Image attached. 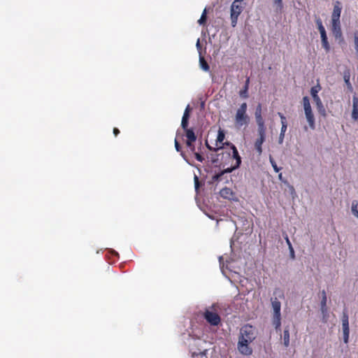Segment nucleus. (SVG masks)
Segmentation results:
<instances>
[{"label": "nucleus", "instance_id": "47", "mask_svg": "<svg viewBox=\"0 0 358 358\" xmlns=\"http://www.w3.org/2000/svg\"><path fill=\"white\" fill-rule=\"evenodd\" d=\"M196 48H197V49L199 50H200L201 49V44H200V40L199 39L197 40Z\"/></svg>", "mask_w": 358, "mask_h": 358}, {"label": "nucleus", "instance_id": "6", "mask_svg": "<svg viewBox=\"0 0 358 358\" xmlns=\"http://www.w3.org/2000/svg\"><path fill=\"white\" fill-rule=\"evenodd\" d=\"M245 3H232L230 8V19L231 27H235L237 24L239 15L243 12Z\"/></svg>", "mask_w": 358, "mask_h": 358}, {"label": "nucleus", "instance_id": "1", "mask_svg": "<svg viewBox=\"0 0 358 358\" xmlns=\"http://www.w3.org/2000/svg\"><path fill=\"white\" fill-rule=\"evenodd\" d=\"M342 6L340 1H336L334 5L333 12L331 13V30L336 38L342 37V31L341 28V13Z\"/></svg>", "mask_w": 358, "mask_h": 358}, {"label": "nucleus", "instance_id": "30", "mask_svg": "<svg viewBox=\"0 0 358 358\" xmlns=\"http://www.w3.org/2000/svg\"><path fill=\"white\" fill-rule=\"evenodd\" d=\"M195 141H189V144H188V141H186V145L187 147L189 149V150L192 152H194L196 151V148L194 145V143Z\"/></svg>", "mask_w": 358, "mask_h": 358}, {"label": "nucleus", "instance_id": "26", "mask_svg": "<svg viewBox=\"0 0 358 358\" xmlns=\"http://www.w3.org/2000/svg\"><path fill=\"white\" fill-rule=\"evenodd\" d=\"M354 43L356 54L358 57V31L354 32Z\"/></svg>", "mask_w": 358, "mask_h": 358}, {"label": "nucleus", "instance_id": "17", "mask_svg": "<svg viewBox=\"0 0 358 358\" xmlns=\"http://www.w3.org/2000/svg\"><path fill=\"white\" fill-rule=\"evenodd\" d=\"M220 196L224 199H232L234 196L233 191L229 187H224L220 191Z\"/></svg>", "mask_w": 358, "mask_h": 358}, {"label": "nucleus", "instance_id": "29", "mask_svg": "<svg viewBox=\"0 0 358 358\" xmlns=\"http://www.w3.org/2000/svg\"><path fill=\"white\" fill-rule=\"evenodd\" d=\"M321 294H322V300L320 302V305H323V306H324L325 304H327V294H326L325 290H322L321 292Z\"/></svg>", "mask_w": 358, "mask_h": 358}, {"label": "nucleus", "instance_id": "23", "mask_svg": "<svg viewBox=\"0 0 358 358\" xmlns=\"http://www.w3.org/2000/svg\"><path fill=\"white\" fill-rule=\"evenodd\" d=\"M206 14H207V10H206V8H205L201 14L200 19L198 20V23L199 24H206V20H207Z\"/></svg>", "mask_w": 358, "mask_h": 358}, {"label": "nucleus", "instance_id": "38", "mask_svg": "<svg viewBox=\"0 0 358 358\" xmlns=\"http://www.w3.org/2000/svg\"><path fill=\"white\" fill-rule=\"evenodd\" d=\"M194 185H195V189H198L199 187V178L196 176H194Z\"/></svg>", "mask_w": 358, "mask_h": 358}, {"label": "nucleus", "instance_id": "37", "mask_svg": "<svg viewBox=\"0 0 358 358\" xmlns=\"http://www.w3.org/2000/svg\"><path fill=\"white\" fill-rule=\"evenodd\" d=\"M278 115L280 116V120H281V124H282V122L287 123L286 117L282 113H278Z\"/></svg>", "mask_w": 358, "mask_h": 358}, {"label": "nucleus", "instance_id": "33", "mask_svg": "<svg viewBox=\"0 0 358 358\" xmlns=\"http://www.w3.org/2000/svg\"><path fill=\"white\" fill-rule=\"evenodd\" d=\"M270 161H271V165H272L274 171L276 173H278L280 170V169L278 167L275 162L271 157L270 158Z\"/></svg>", "mask_w": 358, "mask_h": 358}, {"label": "nucleus", "instance_id": "2", "mask_svg": "<svg viewBox=\"0 0 358 358\" xmlns=\"http://www.w3.org/2000/svg\"><path fill=\"white\" fill-rule=\"evenodd\" d=\"M248 105L245 102L241 103L236 110L234 116V125L236 129H241L243 127H248L250 123V117L247 114Z\"/></svg>", "mask_w": 358, "mask_h": 358}, {"label": "nucleus", "instance_id": "24", "mask_svg": "<svg viewBox=\"0 0 358 358\" xmlns=\"http://www.w3.org/2000/svg\"><path fill=\"white\" fill-rule=\"evenodd\" d=\"M351 116L353 121L357 122L358 120V107H352Z\"/></svg>", "mask_w": 358, "mask_h": 358}, {"label": "nucleus", "instance_id": "22", "mask_svg": "<svg viewBox=\"0 0 358 358\" xmlns=\"http://www.w3.org/2000/svg\"><path fill=\"white\" fill-rule=\"evenodd\" d=\"M315 22L317 26V29L320 33V35H322L323 33H326V30L322 24V20L318 17L317 19H316Z\"/></svg>", "mask_w": 358, "mask_h": 358}, {"label": "nucleus", "instance_id": "9", "mask_svg": "<svg viewBox=\"0 0 358 358\" xmlns=\"http://www.w3.org/2000/svg\"><path fill=\"white\" fill-rule=\"evenodd\" d=\"M342 329L343 334V341L345 343H348L349 341L350 329L348 314L345 310H343L342 315Z\"/></svg>", "mask_w": 358, "mask_h": 358}, {"label": "nucleus", "instance_id": "10", "mask_svg": "<svg viewBox=\"0 0 358 358\" xmlns=\"http://www.w3.org/2000/svg\"><path fill=\"white\" fill-rule=\"evenodd\" d=\"M251 343L244 340H238L237 343L238 351L244 356H250L252 354V348L250 346Z\"/></svg>", "mask_w": 358, "mask_h": 358}, {"label": "nucleus", "instance_id": "35", "mask_svg": "<svg viewBox=\"0 0 358 358\" xmlns=\"http://www.w3.org/2000/svg\"><path fill=\"white\" fill-rule=\"evenodd\" d=\"M287 128V123L282 122L281 129H280V134H285Z\"/></svg>", "mask_w": 358, "mask_h": 358}, {"label": "nucleus", "instance_id": "46", "mask_svg": "<svg viewBox=\"0 0 358 358\" xmlns=\"http://www.w3.org/2000/svg\"><path fill=\"white\" fill-rule=\"evenodd\" d=\"M113 134L115 136H117L120 134V130L117 128L115 127L113 129Z\"/></svg>", "mask_w": 358, "mask_h": 358}, {"label": "nucleus", "instance_id": "45", "mask_svg": "<svg viewBox=\"0 0 358 358\" xmlns=\"http://www.w3.org/2000/svg\"><path fill=\"white\" fill-rule=\"evenodd\" d=\"M274 3L278 5L280 8L282 7V0H274Z\"/></svg>", "mask_w": 358, "mask_h": 358}, {"label": "nucleus", "instance_id": "36", "mask_svg": "<svg viewBox=\"0 0 358 358\" xmlns=\"http://www.w3.org/2000/svg\"><path fill=\"white\" fill-rule=\"evenodd\" d=\"M320 309H321V312L322 313L325 315L327 313V304H325L324 306L323 305H320Z\"/></svg>", "mask_w": 358, "mask_h": 358}, {"label": "nucleus", "instance_id": "44", "mask_svg": "<svg viewBox=\"0 0 358 358\" xmlns=\"http://www.w3.org/2000/svg\"><path fill=\"white\" fill-rule=\"evenodd\" d=\"M284 137H285V134H280V136H279V143H282L283 142Z\"/></svg>", "mask_w": 358, "mask_h": 358}, {"label": "nucleus", "instance_id": "39", "mask_svg": "<svg viewBox=\"0 0 358 358\" xmlns=\"http://www.w3.org/2000/svg\"><path fill=\"white\" fill-rule=\"evenodd\" d=\"M285 241H286V243H287V245H288V248H292V243H291V242H290V241H289V237H288V236H287V234H285Z\"/></svg>", "mask_w": 358, "mask_h": 358}, {"label": "nucleus", "instance_id": "28", "mask_svg": "<svg viewBox=\"0 0 358 358\" xmlns=\"http://www.w3.org/2000/svg\"><path fill=\"white\" fill-rule=\"evenodd\" d=\"M239 94L241 97L246 99L248 97V87L244 86L243 89L241 90L239 92Z\"/></svg>", "mask_w": 358, "mask_h": 358}, {"label": "nucleus", "instance_id": "25", "mask_svg": "<svg viewBox=\"0 0 358 358\" xmlns=\"http://www.w3.org/2000/svg\"><path fill=\"white\" fill-rule=\"evenodd\" d=\"M174 144H175V148H176V150L178 151V152H180V155L181 156L185 159V153L181 150V146L179 143V142L178 141V140L176 138L175 139V141H174Z\"/></svg>", "mask_w": 358, "mask_h": 358}, {"label": "nucleus", "instance_id": "27", "mask_svg": "<svg viewBox=\"0 0 358 358\" xmlns=\"http://www.w3.org/2000/svg\"><path fill=\"white\" fill-rule=\"evenodd\" d=\"M358 203L357 201H353L352 203V212L355 216L358 217V210H357Z\"/></svg>", "mask_w": 358, "mask_h": 358}, {"label": "nucleus", "instance_id": "50", "mask_svg": "<svg viewBox=\"0 0 358 358\" xmlns=\"http://www.w3.org/2000/svg\"><path fill=\"white\" fill-rule=\"evenodd\" d=\"M278 178L280 180H282V173H280L279 176H278Z\"/></svg>", "mask_w": 358, "mask_h": 358}, {"label": "nucleus", "instance_id": "11", "mask_svg": "<svg viewBox=\"0 0 358 358\" xmlns=\"http://www.w3.org/2000/svg\"><path fill=\"white\" fill-rule=\"evenodd\" d=\"M266 130L257 131L258 137L255 141L254 147L259 155H261L262 153V144L266 140Z\"/></svg>", "mask_w": 358, "mask_h": 358}, {"label": "nucleus", "instance_id": "13", "mask_svg": "<svg viewBox=\"0 0 358 358\" xmlns=\"http://www.w3.org/2000/svg\"><path fill=\"white\" fill-rule=\"evenodd\" d=\"M190 110L191 108L188 105L186 107L182 117L181 127L182 129H187V127H188Z\"/></svg>", "mask_w": 358, "mask_h": 358}, {"label": "nucleus", "instance_id": "40", "mask_svg": "<svg viewBox=\"0 0 358 358\" xmlns=\"http://www.w3.org/2000/svg\"><path fill=\"white\" fill-rule=\"evenodd\" d=\"M192 357H193V358H203L204 357V355L203 353H199V354L194 353L192 355Z\"/></svg>", "mask_w": 358, "mask_h": 358}, {"label": "nucleus", "instance_id": "3", "mask_svg": "<svg viewBox=\"0 0 358 358\" xmlns=\"http://www.w3.org/2000/svg\"><path fill=\"white\" fill-rule=\"evenodd\" d=\"M321 90V86L319 83H317V85L313 86L310 89V94L316 104V107L317 109L318 113L322 115L323 117H326L327 113L326 110L324 108V106H323L322 101L320 96H318V92Z\"/></svg>", "mask_w": 358, "mask_h": 358}, {"label": "nucleus", "instance_id": "42", "mask_svg": "<svg viewBox=\"0 0 358 358\" xmlns=\"http://www.w3.org/2000/svg\"><path fill=\"white\" fill-rule=\"evenodd\" d=\"M344 78H345V81L346 84L350 87V89H352V85H351V84L350 83L349 77L345 76Z\"/></svg>", "mask_w": 358, "mask_h": 358}, {"label": "nucleus", "instance_id": "43", "mask_svg": "<svg viewBox=\"0 0 358 358\" xmlns=\"http://www.w3.org/2000/svg\"><path fill=\"white\" fill-rule=\"evenodd\" d=\"M206 147H207V148H208V150H212V151H215V152H216V151H217V150H219V149H217V148H212L211 146H210V145H208V143L207 142L206 143Z\"/></svg>", "mask_w": 358, "mask_h": 358}, {"label": "nucleus", "instance_id": "51", "mask_svg": "<svg viewBox=\"0 0 358 358\" xmlns=\"http://www.w3.org/2000/svg\"><path fill=\"white\" fill-rule=\"evenodd\" d=\"M357 218H358V217H357Z\"/></svg>", "mask_w": 358, "mask_h": 358}, {"label": "nucleus", "instance_id": "12", "mask_svg": "<svg viewBox=\"0 0 358 358\" xmlns=\"http://www.w3.org/2000/svg\"><path fill=\"white\" fill-rule=\"evenodd\" d=\"M239 166H236V164L232 166L230 168H227V169H225L224 170H223L222 171H221L220 173H217L215 174V176H213V180L214 182H219V181H221L222 180V178L223 176V175L224 173H231L232 172L234 169L238 168Z\"/></svg>", "mask_w": 358, "mask_h": 358}, {"label": "nucleus", "instance_id": "14", "mask_svg": "<svg viewBox=\"0 0 358 358\" xmlns=\"http://www.w3.org/2000/svg\"><path fill=\"white\" fill-rule=\"evenodd\" d=\"M185 132V136L187 138L186 141H188V144H189V141H196V136L194 133V131L192 128H188L187 129H182Z\"/></svg>", "mask_w": 358, "mask_h": 358}, {"label": "nucleus", "instance_id": "15", "mask_svg": "<svg viewBox=\"0 0 358 358\" xmlns=\"http://www.w3.org/2000/svg\"><path fill=\"white\" fill-rule=\"evenodd\" d=\"M225 138L224 131L220 129L218 131L217 140H216V145L218 147L217 149H222L224 147V145H226V143H224L223 141Z\"/></svg>", "mask_w": 358, "mask_h": 358}, {"label": "nucleus", "instance_id": "21", "mask_svg": "<svg viewBox=\"0 0 358 358\" xmlns=\"http://www.w3.org/2000/svg\"><path fill=\"white\" fill-rule=\"evenodd\" d=\"M199 64H200L201 68L203 71H208L210 70V66H209L208 64L207 63V62L206 61L204 57L203 56H201V54L199 56Z\"/></svg>", "mask_w": 358, "mask_h": 358}, {"label": "nucleus", "instance_id": "31", "mask_svg": "<svg viewBox=\"0 0 358 358\" xmlns=\"http://www.w3.org/2000/svg\"><path fill=\"white\" fill-rule=\"evenodd\" d=\"M196 158V159L200 162H202L204 160L203 156L198 152H192Z\"/></svg>", "mask_w": 358, "mask_h": 358}, {"label": "nucleus", "instance_id": "34", "mask_svg": "<svg viewBox=\"0 0 358 358\" xmlns=\"http://www.w3.org/2000/svg\"><path fill=\"white\" fill-rule=\"evenodd\" d=\"M352 107H358V97L356 95L352 97Z\"/></svg>", "mask_w": 358, "mask_h": 358}, {"label": "nucleus", "instance_id": "41", "mask_svg": "<svg viewBox=\"0 0 358 358\" xmlns=\"http://www.w3.org/2000/svg\"><path fill=\"white\" fill-rule=\"evenodd\" d=\"M289 252H290V256H291V257H292V259H294L295 255H294V250L293 247L289 248Z\"/></svg>", "mask_w": 358, "mask_h": 358}, {"label": "nucleus", "instance_id": "32", "mask_svg": "<svg viewBox=\"0 0 358 358\" xmlns=\"http://www.w3.org/2000/svg\"><path fill=\"white\" fill-rule=\"evenodd\" d=\"M262 115V104L258 103L255 108V116L261 115Z\"/></svg>", "mask_w": 358, "mask_h": 358}, {"label": "nucleus", "instance_id": "16", "mask_svg": "<svg viewBox=\"0 0 358 358\" xmlns=\"http://www.w3.org/2000/svg\"><path fill=\"white\" fill-rule=\"evenodd\" d=\"M226 145H231V148L232 152H233V158H234L236 159V163H235L236 166H239L241 163V158L238 154V152L236 146L229 142H227Z\"/></svg>", "mask_w": 358, "mask_h": 358}, {"label": "nucleus", "instance_id": "19", "mask_svg": "<svg viewBox=\"0 0 358 358\" xmlns=\"http://www.w3.org/2000/svg\"><path fill=\"white\" fill-rule=\"evenodd\" d=\"M283 345L285 348L289 346V330L288 327L285 328L282 335Z\"/></svg>", "mask_w": 358, "mask_h": 358}, {"label": "nucleus", "instance_id": "4", "mask_svg": "<svg viewBox=\"0 0 358 358\" xmlns=\"http://www.w3.org/2000/svg\"><path fill=\"white\" fill-rule=\"evenodd\" d=\"M303 106L304 109L305 115L308 122L310 128L311 129H315V117L310 103L309 98L308 96L303 97Z\"/></svg>", "mask_w": 358, "mask_h": 358}, {"label": "nucleus", "instance_id": "48", "mask_svg": "<svg viewBox=\"0 0 358 358\" xmlns=\"http://www.w3.org/2000/svg\"><path fill=\"white\" fill-rule=\"evenodd\" d=\"M234 3H245V0H234L233 1Z\"/></svg>", "mask_w": 358, "mask_h": 358}, {"label": "nucleus", "instance_id": "20", "mask_svg": "<svg viewBox=\"0 0 358 358\" xmlns=\"http://www.w3.org/2000/svg\"><path fill=\"white\" fill-rule=\"evenodd\" d=\"M321 36L322 45L326 52H329L330 50V45L328 42L327 33H323Z\"/></svg>", "mask_w": 358, "mask_h": 358}, {"label": "nucleus", "instance_id": "8", "mask_svg": "<svg viewBox=\"0 0 358 358\" xmlns=\"http://www.w3.org/2000/svg\"><path fill=\"white\" fill-rule=\"evenodd\" d=\"M203 317L211 326H217L221 322V318L218 313L210 309H206L204 311Z\"/></svg>", "mask_w": 358, "mask_h": 358}, {"label": "nucleus", "instance_id": "5", "mask_svg": "<svg viewBox=\"0 0 358 358\" xmlns=\"http://www.w3.org/2000/svg\"><path fill=\"white\" fill-rule=\"evenodd\" d=\"M255 338V329L252 325L245 324L241 327L238 340H245L247 342L252 343Z\"/></svg>", "mask_w": 358, "mask_h": 358}, {"label": "nucleus", "instance_id": "18", "mask_svg": "<svg viewBox=\"0 0 358 358\" xmlns=\"http://www.w3.org/2000/svg\"><path fill=\"white\" fill-rule=\"evenodd\" d=\"M255 117L258 127L257 131L266 130V127L262 115L255 116Z\"/></svg>", "mask_w": 358, "mask_h": 358}, {"label": "nucleus", "instance_id": "7", "mask_svg": "<svg viewBox=\"0 0 358 358\" xmlns=\"http://www.w3.org/2000/svg\"><path fill=\"white\" fill-rule=\"evenodd\" d=\"M272 308L273 309V324L275 327L276 330H280L281 326V314H280V308L281 303L280 302L275 298L274 300H272Z\"/></svg>", "mask_w": 358, "mask_h": 358}, {"label": "nucleus", "instance_id": "49", "mask_svg": "<svg viewBox=\"0 0 358 358\" xmlns=\"http://www.w3.org/2000/svg\"><path fill=\"white\" fill-rule=\"evenodd\" d=\"M249 83H250V78H248L246 79V81H245V85H244V86H247V87H249Z\"/></svg>", "mask_w": 358, "mask_h": 358}]
</instances>
